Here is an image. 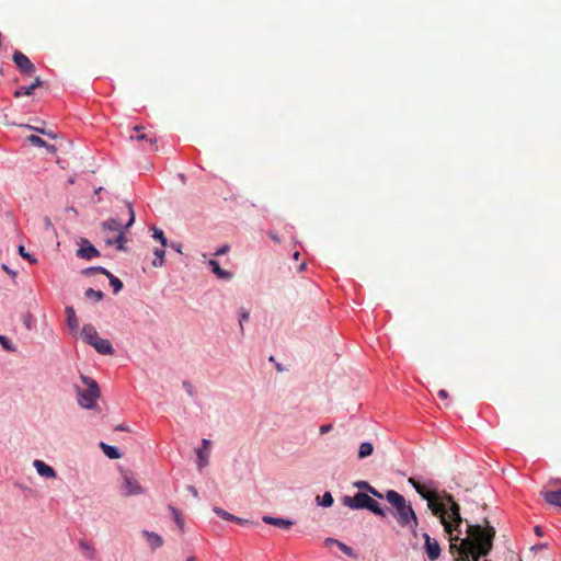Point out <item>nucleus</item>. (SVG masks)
<instances>
[{"label": "nucleus", "instance_id": "2f4dec72", "mask_svg": "<svg viewBox=\"0 0 561 561\" xmlns=\"http://www.w3.org/2000/svg\"><path fill=\"white\" fill-rule=\"evenodd\" d=\"M152 230H153V238H154V239H157V240H159V241L161 242L162 248H165V245H167V239H165V237H164L163 231H162V230H160V229H158V228H156V227H154V228H152Z\"/></svg>", "mask_w": 561, "mask_h": 561}, {"label": "nucleus", "instance_id": "b1692460", "mask_svg": "<svg viewBox=\"0 0 561 561\" xmlns=\"http://www.w3.org/2000/svg\"><path fill=\"white\" fill-rule=\"evenodd\" d=\"M316 501H317L318 505H320V506L330 507V506H332L334 500L330 492H325L322 496L318 495L316 497Z\"/></svg>", "mask_w": 561, "mask_h": 561}, {"label": "nucleus", "instance_id": "2eb2a0df", "mask_svg": "<svg viewBox=\"0 0 561 561\" xmlns=\"http://www.w3.org/2000/svg\"><path fill=\"white\" fill-rule=\"evenodd\" d=\"M353 485L359 490H363L364 493H368L377 499H383V494L380 493L376 488L370 485L367 481L359 480L354 482Z\"/></svg>", "mask_w": 561, "mask_h": 561}, {"label": "nucleus", "instance_id": "72a5a7b5", "mask_svg": "<svg viewBox=\"0 0 561 561\" xmlns=\"http://www.w3.org/2000/svg\"><path fill=\"white\" fill-rule=\"evenodd\" d=\"M23 323L26 327V329L31 330L34 323L33 316L31 313H26L23 318Z\"/></svg>", "mask_w": 561, "mask_h": 561}, {"label": "nucleus", "instance_id": "09e8293b", "mask_svg": "<svg viewBox=\"0 0 561 561\" xmlns=\"http://www.w3.org/2000/svg\"><path fill=\"white\" fill-rule=\"evenodd\" d=\"M231 522H234V523L240 524V525H244V524L248 523V520L242 519L240 517H237V519H232Z\"/></svg>", "mask_w": 561, "mask_h": 561}, {"label": "nucleus", "instance_id": "dca6fc26", "mask_svg": "<svg viewBox=\"0 0 561 561\" xmlns=\"http://www.w3.org/2000/svg\"><path fill=\"white\" fill-rule=\"evenodd\" d=\"M42 85H43V81L41 80L39 77H36L31 85L22 87V88L18 89L14 92V96L15 98H20L22 95H32L34 90L39 88V87H42Z\"/></svg>", "mask_w": 561, "mask_h": 561}, {"label": "nucleus", "instance_id": "3c124183", "mask_svg": "<svg viewBox=\"0 0 561 561\" xmlns=\"http://www.w3.org/2000/svg\"><path fill=\"white\" fill-rule=\"evenodd\" d=\"M116 430H117V431H129V430H128V427H126V426H125V425H123V424H122V425H118V426L116 427Z\"/></svg>", "mask_w": 561, "mask_h": 561}, {"label": "nucleus", "instance_id": "79ce46f5", "mask_svg": "<svg viewBox=\"0 0 561 561\" xmlns=\"http://www.w3.org/2000/svg\"><path fill=\"white\" fill-rule=\"evenodd\" d=\"M337 542H341V541H340V540H337V539H334V538H327V539L324 540V545H325L327 547H330V546H332V545H336V546H337Z\"/></svg>", "mask_w": 561, "mask_h": 561}, {"label": "nucleus", "instance_id": "49530a36", "mask_svg": "<svg viewBox=\"0 0 561 561\" xmlns=\"http://www.w3.org/2000/svg\"><path fill=\"white\" fill-rule=\"evenodd\" d=\"M270 237H271V239H272L273 241H275V242H277V243H279V242H280V239H279V237H278L276 233L271 232V233H270Z\"/></svg>", "mask_w": 561, "mask_h": 561}, {"label": "nucleus", "instance_id": "864d4df0", "mask_svg": "<svg viewBox=\"0 0 561 561\" xmlns=\"http://www.w3.org/2000/svg\"><path fill=\"white\" fill-rule=\"evenodd\" d=\"M185 561H197L195 557L191 556Z\"/></svg>", "mask_w": 561, "mask_h": 561}, {"label": "nucleus", "instance_id": "9b49d317", "mask_svg": "<svg viewBox=\"0 0 561 561\" xmlns=\"http://www.w3.org/2000/svg\"><path fill=\"white\" fill-rule=\"evenodd\" d=\"M33 466L41 477H44L47 479H55L57 477L55 469L53 467L48 466L47 463H45L43 460L35 459L33 461Z\"/></svg>", "mask_w": 561, "mask_h": 561}, {"label": "nucleus", "instance_id": "c03bdc74", "mask_svg": "<svg viewBox=\"0 0 561 561\" xmlns=\"http://www.w3.org/2000/svg\"><path fill=\"white\" fill-rule=\"evenodd\" d=\"M438 397H439L440 399H443V400H446V399L448 398V392H447L446 390H444V389H440V390L438 391Z\"/></svg>", "mask_w": 561, "mask_h": 561}, {"label": "nucleus", "instance_id": "39448f33", "mask_svg": "<svg viewBox=\"0 0 561 561\" xmlns=\"http://www.w3.org/2000/svg\"><path fill=\"white\" fill-rule=\"evenodd\" d=\"M374 497L368 493L357 492L354 496H343L342 503L352 510H368L379 517H386L387 511Z\"/></svg>", "mask_w": 561, "mask_h": 561}, {"label": "nucleus", "instance_id": "aec40b11", "mask_svg": "<svg viewBox=\"0 0 561 561\" xmlns=\"http://www.w3.org/2000/svg\"><path fill=\"white\" fill-rule=\"evenodd\" d=\"M100 447L110 459H118L121 458V453L115 446L107 445L105 443H100Z\"/></svg>", "mask_w": 561, "mask_h": 561}, {"label": "nucleus", "instance_id": "f8f14e48", "mask_svg": "<svg viewBox=\"0 0 561 561\" xmlns=\"http://www.w3.org/2000/svg\"><path fill=\"white\" fill-rule=\"evenodd\" d=\"M262 520L265 524L273 525L283 529H289L295 523L291 519L282 518V517H273L265 515L262 517Z\"/></svg>", "mask_w": 561, "mask_h": 561}, {"label": "nucleus", "instance_id": "4d7b16f0", "mask_svg": "<svg viewBox=\"0 0 561 561\" xmlns=\"http://www.w3.org/2000/svg\"><path fill=\"white\" fill-rule=\"evenodd\" d=\"M306 267V263H301L299 270H304Z\"/></svg>", "mask_w": 561, "mask_h": 561}, {"label": "nucleus", "instance_id": "9d476101", "mask_svg": "<svg viewBox=\"0 0 561 561\" xmlns=\"http://www.w3.org/2000/svg\"><path fill=\"white\" fill-rule=\"evenodd\" d=\"M141 535L146 539V542L152 552L164 545L163 538L154 531L144 529Z\"/></svg>", "mask_w": 561, "mask_h": 561}, {"label": "nucleus", "instance_id": "4468645a", "mask_svg": "<svg viewBox=\"0 0 561 561\" xmlns=\"http://www.w3.org/2000/svg\"><path fill=\"white\" fill-rule=\"evenodd\" d=\"M81 335H82L83 341L89 345H92V343L98 337H100L96 332V329L92 324H84L81 330Z\"/></svg>", "mask_w": 561, "mask_h": 561}, {"label": "nucleus", "instance_id": "37998d69", "mask_svg": "<svg viewBox=\"0 0 561 561\" xmlns=\"http://www.w3.org/2000/svg\"><path fill=\"white\" fill-rule=\"evenodd\" d=\"M227 251H228V245H224V247L219 248V249L216 251L215 255H221V254H225Z\"/></svg>", "mask_w": 561, "mask_h": 561}, {"label": "nucleus", "instance_id": "f704fd0d", "mask_svg": "<svg viewBox=\"0 0 561 561\" xmlns=\"http://www.w3.org/2000/svg\"><path fill=\"white\" fill-rule=\"evenodd\" d=\"M27 128L33 129V130H35V131H37V133H39V134H43V135L49 136V137H51V138H54V137H55V135H54V134H53V131H50V130H46V129L38 128V127H33V126H30V125L27 126Z\"/></svg>", "mask_w": 561, "mask_h": 561}, {"label": "nucleus", "instance_id": "423d86ee", "mask_svg": "<svg viewBox=\"0 0 561 561\" xmlns=\"http://www.w3.org/2000/svg\"><path fill=\"white\" fill-rule=\"evenodd\" d=\"M123 485H122V494L124 496L138 495L144 492L142 486L135 479L133 472L123 471L122 472Z\"/></svg>", "mask_w": 561, "mask_h": 561}, {"label": "nucleus", "instance_id": "5fc2aeb1", "mask_svg": "<svg viewBox=\"0 0 561 561\" xmlns=\"http://www.w3.org/2000/svg\"><path fill=\"white\" fill-rule=\"evenodd\" d=\"M141 129H142L141 126H135V128H134V130L137 131V133H139Z\"/></svg>", "mask_w": 561, "mask_h": 561}, {"label": "nucleus", "instance_id": "a18cd8bd", "mask_svg": "<svg viewBox=\"0 0 561 561\" xmlns=\"http://www.w3.org/2000/svg\"><path fill=\"white\" fill-rule=\"evenodd\" d=\"M130 138H136L137 140H146L147 135L146 134H138L136 137L130 136Z\"/></svg>", "mask_w": 561, "mask_h": 561}, {"label": "nucleus", "instance_id": "cd10ccee", "mask_svg": "<svg viewBox=\"0 0 561 561\" xmlns=\"http://www.w3.org/2000/svg\"><path fill=\"white\" fill-rule=\"evenodd\" d=\"M164 254H165L164 248L161 247V249H156L154 250L156 259L153 260L152 264L154 266H161L163 263Z\"/></svg>", "mask_w": 561, "mask_h": 561}, {"label": "nucleus", "instance_id": "8fccbe9b", "mask_svg": "<svg viewBox=\"0 0 561 561\" xmlns=\"http://www.w3.org/2000/svg\"><path fill=\"white\" fill-rule=\"evenodd\" d=\"M535 533H536L537 536H542L543 535V531H542L540 526H536L535 527Z\"/></svg>", "mask_w": 561, "mask_h": 561}, {"label": "nucleus", "instance_id": "e433bc0d", "mask_svg": "<svg viewBox=\"0 0 561 561\" xmlns=\"http://www.w3.org/2000/svg\"><path fill=\"white\" fill-rule=\"evenodd\" d=\"M332 428H333L332 424H323L320 426L319 432H320V434L324 435V434H328L329 432H331Z\"/></svg>", "mask_w": 561, "mask_h": 561}, {"label": "nucleus", "instance_id": "6ab92c4d", "mask_svg": "<svg viewBox=\"0 0 561 561\" xmlns=\"http://www.w3.org/2000/svg\"><path fill=\"white\" fill-rule=\"evenodd\" d=\"M83 274L87 276H95V275L102 274V275H105L108 278V280H111V282L119 280L117 277L113 276L110 272H107L103 267H90V268H87L83 272Z\"/></svg>", "mask_w": 561, "mask_h": 561}, {"label": "nucleus", "instance_id": "6e6d98bb", "mask_svg": "<svg viewBox=\"0 0 561 561\" xmlns=\"http://www.w3.org/2000/svg\"><path fill=\"white\" fill-rule=\"evenodd\" d=\"M546 547H547V545H546V543H542V545L537 546L536 548H538V549H542V548H546Z\"/></svg>", "mask_w": 561, "mask_h": 561}, {"label": "nucleus", "instance_id": "bb28decb", "mask_svg": "<svg viewBox=\"0 0 561 561\" xmlns=\"http://www.w3.org/2000/svg\"><path fill=\"white\" fill-rule=\"evenodd\" d=\"M169 511L171 512L173 518H174V522L176 523V525L180 527V529H183L184 527V520L183 518L181 517V514L180 512L173 507V506H169Z\"/></svg>", "mask_w": 561, "mask_h": 561}, {"label": "nucleus", "instance_id": "6e6552de", "mask_svg": "<svg viewBox=\"0 0 561 561\" xmlns=\"http://www.w3.org/2000/svg\"><path fill=\"white\" fill-rule=\"evenodd\" d=\"M423 538L425 540L424 549L427 558L431 561L437 560L440 556V547L438 541L436 539L431 538L430 535L426 533L423 534Z\"/></svg>", "mask_w": 561, "mask_h": 561}, {"label": "nucleus", "instance_id": "473e14b6", "mask_svg": "<svg viewBox=\"0 0 561 561\" xmlns=\"http://www.w3.org/2000/svg\"><path fill=\"white\" fill-rule=\"evenodd\" d=\"M249 317H250L249 311H247V310H244V309H243V310L240 312L239 325H240V331H241V333H243V332H244L243 322H244V321H247V320H249Z\"/></svg>", "mask_w": 561, "mask_h": 561}, {"label": "nucleus", "instance_id": "4be33fe9", "mask_svg": "<svg viewBox=\"0 0 561 561\" xmlns=\"http://www.w3.org/2000/svg\"><path fill=\"white\" fill-rule=\"evenodd\" d=\"M196 454H197V467H198V470L201 471L204 467H206L208 465L209 451L205 450L204 448H198L196 450Z\"/></svg>", "mask_w": 561, "mask_h": 561}, {"label": "nucleus", "instance_id": "412c9836", "mask_svg": "<svg viewBox=\"0 0 561 561\" xmlns=\"http://www.w3.org/2000/svg\"><path fill=\"white\" fill-rule=\"evenodd\" d=\"M208 266L211 268V271L216 274L219 278H229L231 277L230 273L222 270L219 265V263L215 260H210L208 262Z\"/></svg>", "mask_w": 561, "mask_h": 561}, {"label": "nucleus", "instance_id": "0eeeda50", "mask_svg": "<svg viewBox=\"0 0 561 561\" xmlns=\"http://www.w3.org/2000/svg\"><path fill=\"white\" fill-rule=\"evenodd\" d=\"M12 59L21 73L32 76L36 68L30 58L20 50H15Z\"/></svg>", "mask_w": 561, "mask_h": 561}, {"label": "nucleus", "instance_id": "f03ea898", "mask_svg": "<svg viewBox=\"0 0 561 561\" xmlns=\"http://www.w3.org/2000/svg\"><path fill=\"white\" fill-rule=\"evenodd\" d=\"M383 499H386L394 510L393 516L398 524L401 527L411 528L412 533L416 535L419 519L412 505L405 500V497L394 490H388L383 495Z\"/></svg>", "mask_w": 561, "mask_h": 561}, {"label": "nucleus", "instance_id": "a19ab883", "mask_svg": "<svg viewBox=\"0 0 561 561\" xmlns=\"http://www.w3.org/2000/svg\"><path fill=\"white\" fill-rule=\"evenodd\" d=\"M43 224H44V228L46 230L53 228V224H51V220L49 219V217H44L43 218Z\"/></svg>", "mask_w": 561, "mask_h": 561}, {"label": "nucleus", "instance_id": "de8ad7c7", "mask_svg": "<svg viewBox=\"0 0 561 561\" xmlns=\"http://www.w3.org/2000/svg\"><path fill=\"white\" fill-rule=\"evenodd\" d=\"M202 444H203V447H202V448H204L205 450H208V447H209V445H210V442H209L208 439L204 438V439L202 440Z\"/></svg>", "mask_w": 561, "mask_h": 561}, {"label": "nucleus", "instance_id": "1a4fd4ad", "mask_svg": "<svg viewBox=\"0 0 561 561\" xmlns=\"http://www.w3.org/2000/svg\"><path fill=\"white\" fill-rule=\"evenodd\" d=\"M77 255L81 259L91 260L99 256L100 252L87 239H82L77 250Z\"/></svg>", "mask_w": 561, "mask_h": 561}, {"label": "nucleus", "instance_id": "ea45409f", "mask_svg": "<svg viewBox=\"0 0 561 561\" xmlns=\"http://www.w3.org/2000/svg\"><path fill=\"white\" fill-rule=\"evenodd\" d=\"M186 490L194 496V497H198V491L197 489L194 486V485H187L186 486Z\"/></svg>", "mask_w": 561, "mask_h": 561}, {"label": "nucleus", "instance_id": "393cba45", "mask_svg": "<svg viewBox=\"0 0 561 561\" xmlns=\"http://www.w3.org/2000/svg\"><path fill=\"white\" fill-rule=\"evenodd\" d=\"M84 296L88 299H91V300L98 302V301L102 300L103 293L101 290H94L92 288H89V289L85 290Z\"/></svg>", "mask_w": 561, "mask_h": 561}, {"label": "nucleus", "instance_id": "4c0bfd02", "mask_svg": "<svg viewBox=\"0 0 561 561\" xmlns=\"http://www.w3.org/2000/svg\"><path fill=\"white\" fill-rule=\"evenodd\" d=\"M79 546H80V548H81L83 551H91V552H93L92 547H91V546H90V543H89V542H87L85 540H81V541L79 542Z\"/></svg>", "mask_w": 561, "mask_h": 561}, {"label": "nucleus", "instance_id": "7c9ffc66", "mask_svg": "<svg viewBox=\"0 0 561 561\" xmlns=\"http://www.w3.org/2000/svg\"><path fill=\"white\" fill-rule=\"evenodd\" d=\"M0 344L2 345V347L5 351L15 352V346L11 343V341L7 336L0 335Z\"/></svg>", "mask_w": 561, "mask_h": 561}, {"label": "nucleus", "instance_id": "13d9d810", "mask_svg": "<svg viewBox=\"0 0 561 561\" xmlns=\"http://www.w3.org/2000/svg\"><path fill=\"white\" fill-rule=\"evenodd\" d=\"M484 561H489V560L485 559Z\"/></svg>", "mask_w": 561, "mask_h": 561}, {"label": "nucleus", "instance_id": "c85d7f7f", "mask_svg": "<svg viewBox=\"0 0 561 561\" xmlns=\"http://www.w3.org/2000/svg\"><path fill=\"white\" fill-rule=\"evenodd\" d=\"M337 547H339V548L341 549V551H342L343 553H345L346 556H348V557H351V558H353V559H356V558H357V554L354 552V550H353L350 546L345 545L344 542H342V541H341V542H337Z\"/></svg>", "mask_w": 561, "mask_h": 561}, {"label": "nucleus", "instance_id": "c9c22d12", "mask_svg": "<svg viewBox=\"0 0 561 561\" xmlns=\"http://www.w3.org/2000/svg\"><path fill=\"white\" fill-rule=\"evenodd\" d=\"M19 253L21 254V256L27 259L30 262H35V259L25 251V248L23 245L19 247Z\"/></svg>", "mask_w": 561, "mask_h": 561}, {"label": "nucleus", "instance_id": "20e7f679", "mask_svg": "<svg viewBox=\"0 0 561 561\" xmlns=\"http://www.w3.org/2000/svg\"><path fill=\"white\" fill-rule=\"evenodd\" d=\"M80 380L83 386L73 385L78 404L83 409L92 410L96 407V402L101 397L100 387L94 379L85 375L81 374Z\"/></svg>", "mask_w": 561, "mask_h": 561}, {"label": "nucleus", "instance_id": "ddd939ff", "mask_svg": "<svg viewBox=\"0 0 561 561\" xmlns=\"http://www.w3.org/2000/svg\"><path fill=\"white\" fill-rule=\"evenodd\" d=\"M95 351L100 354H103V355H112L114 354V348L111 344V342L106 339H101V337H98L93 343L92 345Z\"/></svg>", "mask_w": 561, "mask_h": 561}, {"label": "nucleus", "instance_id": "7ed1b4c3", "mask_svg": "<svg viewBox=\"0 0 561 561\" xmlns=\"http://www.w3.org/2000/svg\"><path fill=\"white\" fill-rule=\"evenodd\" d=\"M126 206L128 208L129 219L125 226L115 218H108L102 222L105 243L107 245H116L118 250L123 249V244L126 241L125 230L131 227L135 222V213L130 203H127Z\"/></svg>", "mask_w": 561, "mask_h": 561}, {"label": "nucleus", "instance_id": "5701e85b", "mask_svg": "<svg viewBox=\"0 0 561 561\" xmlns=\"http://www.w3.org/2000/svg\"><path fill=\"white\" fill-rule=\"evenodd\" d=\"M374 451V446L369 442H364L360 444L358 449V458L364 459L369 457Z\"/></svg>", "mask_w": 561, "mask_h": 561}, {"label": "nucleus", "instance_id": "f3484780", "mask_svg": "<svg viewBox=\"0 0 561 561\" xmlns=\"http://www.w3.org/2000/svg\"><path fill=\"white\" fill-rule=\"evenodd\" d=\"M542 496L548 504L561 507V489L542 492Z\"/></svg>", "mask_w": 561, "mask_h": 561}, {"label": "nucleus", "instance_id": "a211bd4d", "mask_svg": "<svg viewBox=\"0 0 561 561\" xmlns=\"http://www.w3.org/2000/svg\"><path fill=\"white\" fill-rule=\"evenodd\" d=\"M67 324L71 331H77L79 328V320L76 316V311L72 307H66Z\"/></svg>", "mask_w": 561, "mask_h": 561}, {"label": "nucleus", "instance_id": "603ef678", "mask_svg": "<svg viewBox=\"0 0 561 561\" xmlns=\"http://www.w3.org/2000/svg\"><path fill=\"white\" fill-rule=\"evenodd\" d=\"M299 255H300V253H299L298 251H296V252L294 253V259H295V260H298V259H299Z\"/></svg>", "mask_w": 561, "mask_h": 561}, {"label": "nucleus", "instance_id": "58836bf2", "mask_svg": "<svg viewBox=\"0 0 561 561\" xmlns=\"http://www.w3.org/2000/svg\"><path fill=\"white\" fill-rule=\"evenodd\" d=\"M110 284L113 287L114 294H118L122 290L123 285H124V283H110Z\"/></svg>", "mask_w": 561, "mask_h": 561}, {"label": "nucleus", "instance_id": "c756f323", "mask_svg": "<svg viewBox=\"0 0 561 561\" xmlns=\"http://www.w3.org/2000/svg\"><path fill=\"white\" fill-rule=\"evenodd\" d=\"M27 141L31 145L36 146V147H46L47 146L45 140H43L41 137L35 136V135L28 136L27 137Z\"/></svg>", "mask_w": 561, "mask_h": 561}, {"label": "nucleus", "instance_id": "f257e3e1", "mask_svg": "<svg viewBox=\"0 0 561 561\" xmlns=\"http://www.w3.org/2000/svg\"><path fill=\"white\" fill-rule=\"evenodd\" d=\"M409 482L427 501L433 515L440 518L444 530L449 535V551L455 556V561H479L491 552L495 529L489 522L485 520L486 525L482 526L462 519L460 506L453 495L446 491L437 492L432 481L421 484L410 478Z\"/></svg>", "mask_w": 561, "mask_h": 561}, {"label": "nucleus", "instance_id": "a878e982", "mask_svg": "<svg viewBox=\"0 0 561 561\" xmlns=\"http://www.w3.org/2000/svg\"><path fill=\"white\" fill-rule=\"evenodd\" d=\"M213 512H214L217 516H219L220 518H222V519H225V520H229V522H231L232 519H237V516H234V515H232V514H230V513L226 512L225 510H222V508H220V507H218V506H215V507L213 508Z\"/></svg>", "mask_w": 561, "mask_h": 561}]
</instances>
